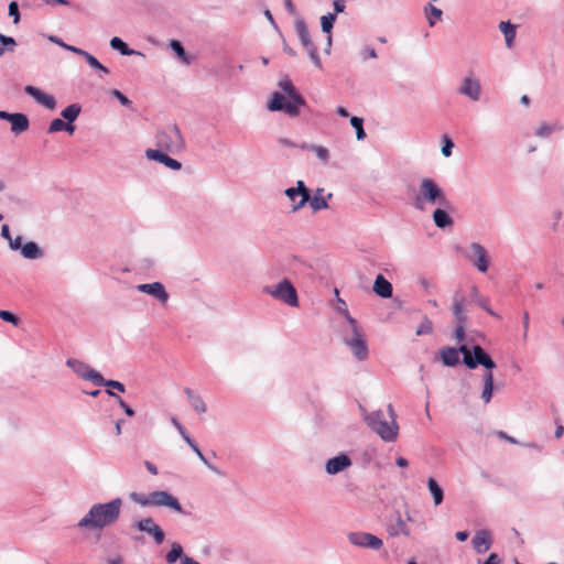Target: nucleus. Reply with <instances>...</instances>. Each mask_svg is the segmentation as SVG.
Returning <instances> with one entry per match:
<instances>
[{"label":"nucleus","mask_w":564,"mask_h":564,"mask_svg":"<svg viewBox=\"0 0 564 564\" xmlns=\"http://www.w3.org/2000/svg\"><path fill=\"white\" fill-rule=\"evenodd\" d=\"M364 420L367 425L376 432L382 441L393 442L398 437L399 425L397 422H388L381 410L366 412L362 409Z\"/></svg>","instance_id":"0eeeda50"},{"label":"nucleus","mask_w":564,"mask_h":564,"mask_svg":"<svg viewBox=\"0 0 564 564\" xmlns=\"http://www.w3.org/2000/svg\"><path fill=\"white\" fill-rule=\"evenodd\" d=\"M429 490L433 497V501L435 506H438L443 502L444 491L438 482L434 478H429L427 480Z\"/></svg>","instance_id":"72a5a7b5"},{"label":"nucleus","mask_w":564,"mask_h":564,"mask_svg":"<svg viewBox=\"0 0 564 564\" xmlns=\"http://www.w3.org/2000/svg\"><path fill=\"white\" fill-rule=\"evenodd\" d=\"M11 132L15 135L26 131L30 127V121L26 115L21 112H14V117L11 120Z\"/></svg>","instance_id":"bb28decb"},{"label":"nucleus","mask_w":564,"mask_h":564,"mask_svg":"<svg viewBox=\"0 0 564 564\" xmlns=\"http://www.w3.org/2000/svg\"><path fill=\"white\" fill-rule=\"evenodd\" d=\"M0 318L4 322L11 323L15 326L19 324L18 316H15L13 313H11L9 311H4V310L0 311Z\"/></svg>","instance_id":"864d4df0"},{"label":"nucleus","mask_w":564,"mask_h":564,"mask_svg":"<svg viewBox=\"0 0 564 564\" xmlns=\"http://www.w3.org/2000/svg\"><path fill=\"white\" fill-rule=\"evenodd\" d=\"M107 564H123V560L120 555L109 557L106 561Z\"/></svg>","instance_id":"774afa93"},{"label":"nucleus","mask_w":564,"mask_h":564,"mask_svg":"<svg viewBox=\"0 0 564 564\" xmlns=\"http://www.w3.org/2000/svg\"><path fill=\"white\" fill-rule=\"evenodd\" d=\"M482 391L480 394V399L485 404H488L492 399L494 393V373L492 370H487L482 373Z\"/></svg>","instance_id":"393cba45"},{"label":"nucleus","mask_w":564,"mask_h":564,"mask_svg":"<svg viewBox=\"0 0 564 564\" xmlns=\"http://www.w3.org/2000/svg\"><path fill=\"white\" fill-rule=\"evenodd\" d=\"M471 297L476 304L488 312L491 316L499 317V315L487 305V300L479 294L478 288L476 285L471 288Z\"/></svg>","instance_id":"e433bc0d"},{"label":"nucleus","mask_w":564,"mask_h":564,"mask_svg":"<svg viewBox=\"0 0 564 564\" xmlns=\"http://www.w3.org/2000/svg\"><path fill=\"white\" fill-rule=\"evenodd\" d=\"M564 129L563 124L558 121H554L552 123H542L540 128L535 131V135L539 138H547L554 132H560Z\"/></svg>","instance_id":"7c9ffc66"},{"label":"nucleus","mask_w":564,"mask_h":564,"mask_svg":"<svg viewBox=\"0 0 564 564\" xmlns=\"http://www.w3.org/2000/svg\"><path fill=\"white\" fill-rule=\"evenodd\" d=\"M295 31H296L297 37H299L303 48L307 52L308 57L312 61V63L316 67L321 68L322 61H321L318 51L311 39L307 25L303 19H301V18L296 19Z\"/></svg>","instance_id":"9d476101"},{"label":"nucleus","mask_w":564,"mask_h":564,"mask_svg":"<svg viewBox=\"0 0 564 564\" xmlns=\"http://www.w3.org/2000/svg\"><path fill=\"white\" fill-rule=\"evenodd\" d=\"M563 214L561 210H555L554 214H553V224H552V230L553 231H556L557 230V225H558V221L561 220Z\"/></svg>","instance_id":"69168bd1"},{"label":"nucleus","mask_w":564,"mask_h":564,"mask_svg":"<svg viewBox=\"0 0 564 564\" xmlns=\"http://www.w3.org/2000/svg\"><path fill=\"white\" fill-rule=\"evenodd\" d=\"M348 541L355 546L371 550H379L383 545L381 539L368 532H350L348 534Z\"/></svg>","instance_id":"f8f14e48"},{"label":"nucleus","mask_w":564,"mask_h":564,"mask_svg":"<svg viewBox=\"0 0 564 564\" xmlns=\"http://www.w3.org/2000/svg\"><path fill=\"white\" fill-rule=\"evenodd\" d=\"M134 528L141 532L148 533L154 540V542L160 545L164 542L165 533L162 528L155 523V521L151 518H143L134 523Z\"/></svg>","instance_id":"ddd939ff"},{"label":"nucleus","mask_w":564,"mask_h":564,"mask_svg":"<svg viewBox=\"0 0 564 564\" xmlns=\"http://www.w3.org/2000/svg\"><path fill=\"white\" fill-rule=\"evenodd\" d=\"M432 332H433V323L427 316H424L421 324L419 325L415 334H416V336H422V335L431 334Z\"/></svg>","instance_id":"49530a36"},{"label":"nucleus","mask_w":564,"mask_h":564,"mask_svg":"<svg viewBox=\"0 0 564 564\" xmlns=\"http://www.w3.org/2000/svg\"><path fill=\"white\" fill-rule=\"evenodd\" d=\"M183 555L184 554L182 545L177 542H174L171 545V550L166 553L165 558L167 563L173 564Z\"/></svg>","instance_id":"a19ab883"},{"label":"nucleus","mask_w":564,"mask_h":564,"mask_svg":"<svg viewBox=\"0 0 564 564\" xmlns=\"http://www.w3.org/2000/svg\"><path fill=\"white\" fill-rule=\"evenodd\" d=\"M9 15L13 18V23L17 24L20 21V12H19V4L17 1H11L9 3Z\"/></svg>","instance_id":"3c124183"},{"label":"nucleus","mask_w":564,"mask_h":564,"mask_svg":"<svg viewBox=\"0 0 564 564\" xmlns=\"http://www.w3.org/2000/svg\"><path fill=\"white\" fill-rule=\"evenodd\" d=\"M499 30L505 36L506 46L512 48L514 44L517 26L510 21H501L499 23Z\"/></svg>","instance_id":"cd10ccee"},{"label":"nucleus","mask_w":564,"mask_h":564,"mask_svg":"<svg viewBox=\"0 0 564 564\" xmlns=\"http://www.w3.org/2000/svg\"><path fill=\"white\" fill-rule=\"evenodd\" d=\"M351 459L346 454H339L333 458H329L325 464V470L329 475H336L341 473L349 466H351Z\"/></svg>","instance_id":"aec40b11"},{"label":"nucleus","mask_w":564,"mask_h":564,"mask_svg":"<svg viewBox=\"0 0 564 564\" xmlns=\"http://www.w3.org/2000/svg\"><path fill=\"white\" fill-rule=\"evenodd\" d=\"M95 386L111 388L119 392L126 391V387L122 382L117 381V380H107L101 376V373H99Z\"/></svg>","instance_id":"4c0bfd02"},{"label":"nucleus","mask_w":564,"mask_h":564,"mask_svg":"<svg viewBox=\"0 0 564 564\" xmlns=\"http://www.w3.org/2000/svg\"><path fill=\"white\" fill-rule=\"evenodd\" d=\"M443 147H442V154L446 158L452 155V150L454 148L453 141L448 137H444L443 139Z\"/></svg>","instance_id":"5fc2aeb1"},{"label":"nucleus","mask_w":564,"mask_h":564,"mask_svg":"<svg viewBox=\"0 0 564 564\" xmlns=\"http://www.w3.org/2000/svg\"><path fill=\"white\" fill-rule=\"evenodd\" d=\"M311 151L315 153L317 159L324 163L327 164L329 161V151L327 148L323 145H315L314 148H311Z\"/></svg>","instance_id":"de8ad7c7"},{"label":"nucleus","mask_w":564,"mask_h":564,"mask_svg":"<svg viewBox=\"0 0 564 564\" xmlns=\"http://www.w3.org/2000/svg\"><path fill=\"white\" fill-rule=\"evenodd\" d=\"M284 194L290 200V207L292 213H296L300 209H302L310 199V189L301 180L296 182V186L286 188L284 191Z\"/></svg>","instance_id":"9b49d317"},{"label":"nucleus","mask_w":564,"mask_h":564,"mask_svg":"<svg viewBox=\"0 0 564 564\" xmlns=\"http://www.w3.org/2000/svg\"><path fill=\"white\" fill-rule=\"evenodd\" d=\"M427 205L448 207L449 203L443 188L431 177L420 182L419 189L414 196L413 206L417 210H425Z\"/></svg>","instance_id":"39448f33"},{"label":"nucleus","mask_w":564,"mask_h":564,"mask_svg":"<svg viewBox=\"0 0 564 564\" xmlns=\"http://www.w3.org/2000/svg\"><path fill=\"white\" fill-rule=\"evenodd\" d=\"M347 322V328L343 329V341L352 355L360 361L368 358V344L362 327L347 310L343 311Z\"/></svg>","instance_id":"20e7f679"},{"label":"nucleus","mask_w":564,"mask_h":564,"mask_svg":"<svg viewBox=\"0 0 564 564\" xmlns=\"http://www.w3.org/2000/svg\"><path fill=\"white\" fill-rule=\"evenodd\" d=\"M471 544L477 553H486L491 547L492 544L490 532L486 529L476 531L471 540Z\"/></svg>","instance_id":"412c9836"},{"label":"nucleus","mask_w":564,"mask_h":564,"mask_svg":"<svg viewBox=\"0 0 564 564\" xmlns=\"http://www.w3.org/2000/svg\"><path fill=\"white\" fill-rule=\"evenodd\" d=\"M440 358L444 366L455 367L459 364V354L463 355V362L468 369H476L482 366L487 370L497 367L489 354L479 345H475L471 349L462 344L459 347L445 346L440 349Z\"/></svg>","instance_id":"f03ea898"},{"label":"nucleus","mask_w":564,"mask_h":564,"mask_svg":"<svg viewBox=\"0 0 564 564\" xmlns=\"http://www.w3.org/2000/svg\"><path fill=\"white\" fill-rule=\"evenodd\" d=\"M171 50L176 54V56L185 64L191 63V58L188 57L187 53L185 52L182 43L177 40H172L170 42Z\"/></svg>","instance_id":"58836bf2"},{"label":"nucleus","mask_w":564,"mask_h":564,"mask_svg":"<svg viewBox=\"0 0 564 564\" xmlns=\"http://www.w3.org/2000/svg\"><path fill=\"white\" fill-rule=\"evenodd\" d=\"M82 111V107L78 104H70L62 110L61 116L65 121L74 122Z\"/></svg>","instance_id":"c9c22d12"},{"label":"nucleus","mask_w":564,"mask_h":564,"mask_svg":"<svg viewBox=\"0 0 564 564\" xmlns=\"http://www.w3.org/2000/svg\"><path fill=\"white\" fill-rule=\"evenodd\" d=\"M373 292L382 299H390L393 293V288L382 274H378L373 282Z\"/></svg>","instance_id":"b1692460"},{"label":"nucleus","mask_w":564,"mask_h":564,"mask_svg":"<svg viewBox=\"0 0 564 564\" xmlns=\"http://www.w3.org/2000/svg\"><path fill=\"white\" fill-rule=\"evenodd\" d=\"M48 41H50V42H52V43H54V44H56V45H58V46H59V47H62V48H65V46H66V44H67V43H65L62 39H59V37H57V36H55V35H50V36H48Z\"/></svg>","instance_id":"338daca9"},{"label":"nucleus","mask_w":564,"mask_h":564,"mask_svg":"<svg viewBox=\"0 0 564 564\" xmlns=\"http://www.w3.org/2000/svg\"><path fill=\"white\" fill-rule=\"evenodd\" d=\"M283 3H284V8L291 15L296 14V8L292 0H283Z\"/></svg>","instance_id":"e2e57ef3"},{"label":"nucleus","mask_w":564,"mask_h":564,"mask_svg":"<svg viewBox=\"0 0 564 564\" xmlns=\"http://www.w3.org/2000/svg\"><path fill=\"white\" fill-rule=\"evenodd\" d=\"M360 56H361L362 61H367L368 58H377V52L371 46H365L360 51Z\"/></svg>","instance_id":"6e6d98bb"},{"label":"nucleus","mask_w":564,"mask_h":564,"mask_svg":"<svg viewBox=\"0 0 564 564\" xmlns=\"http://www.w3.org/2000/svg\"><path fill=\"white\" fill-rule=\"evenodd\" d=\"M66 366L69 367L79 378L96 383L99 372L94 368L78 359L69 358L66 360Z\"/></svg>","instance_id":"2eb2a0df"},{"label":"nucleus","mask_w":564,"mask_h":564,"mask_svg":"<svg viewBox=\"0 0 564 564\" xmlns=\"http://www.w3.org/2000/svg\"><path fill=\"white\" fill-rule=\"evenodd\" d=\"M110 47L112 50L118 51L121 55L131 56V55H140L144 56L141 52L130 48L127 43H124L120 37L113 36L110 40Z\"/></svg>","instance_id":"c756f323"},{"label":"nucleus","mask_w":564,"mask_h":564,"mask_svg":"<svg viewBox=\"0 0 564 564\" xmlns=\"http://www.w3.org/2000/svg\"><path fill=\"white\" fill-rule=\"evenodd\" d=\"M453 315L456 324H467L468 316L466 311V300L464 296L455 294L453 296Z\"/></svg>","instance_id":"4be33fe9"},{"label":"nucleus","mask_w":564,"mask_h":564,"mask_svg":"<svg viewBox=\"0 0 564 564\" xmlns=\"http://www.w3.org/2000/svg\"><path fill=\"white\" fill-rule=\"evenodd\" d=\"M465 328H466V324H456V327L454 330V337L459 343L465 340Z\"/></svg>","instance_id":"4d7b16f0"},{"label":"nucleus","mask_w":564,"mask_h":564,"mask_svg":"<svg viewBox=\"0 0 564 564\" xmlns=\"http://www.w3.org/2000/svg\"><path fill=\"white\" fill-rule=\"evenodd\" d=\"M279 87L286 94V97L274 91L268 102V109L270 111H283L290 117H297L300 107L305 105V99L297 93L288 77L279 82Z\"/></svg>","instance_id":"7ed1b4c3"},{"label":"nucleus","mask_w":564,"mask_h":564,"mask_svg":"<svg viewBox=\"0 0 564 564\" xmlns=\"http://www.w3.org/2000/svg\"><path fill=\"white\" fill-rule=\"evenodd\" d=\"M64 50L69 51V52H72V53H74V54H77V55L82 56L83 58H85V57H86V54H88V53H89V52H87V51H85V50H83V48H79V47H77V46L69 45V44H66V46H65V48H64Z\"/></svg>","instance_id":"bf43d9fd"},{"label":"nucleus","mask_w":564,"mask_h":564,"mask_svg":"<svg viewBox=\"0 0 564 564\" xmlns=\"http://www.w3.org/2000/svg\"><path fill=\"white\" fill-rule=\"evenodd\" d=\"M156 150H164L170 153H178L185 148V141L180 128L170 123L158 130L155 133Z\"/></svg>","instance_id":"6e6552de"},{"label":"nucleus","mask_w":564,"mask_h":564,"mask_svg":"<svg viewBox=\"0 0 564 564\" xmlns=\"http://www.w3.org/2000/svg\"><path fill=\"white\" fill-rule=\"evenodd\" d=\"M193 452L197 455V457L205 464V466L209 470H212L213 473H215L219 476H224V474L216 466L208 463V460L206 459V457L204 456V454L202 453V451L199 449L198 446L196 448H194Z\"/></svg>","instance_id":"09e8293b"},{"label":"nucleus","mask_w":564,"mask_h":564,"mask_svg":"<svg viewBox=\"0 0 564 564\" xmlns=\"http://www.w3.org/2000/svg\"><path fill=\"white\" fill-rule=\"evenodd\" d=\"M145 156L149 160L156 161L165 165L166 167L178 171L182 169V163L171 156H169L164 150L148 149Z\"/></svg>","instance_id":"a211bd4d"},{"label":"nucleus","mask_w":564,"mask_h":564,"mask_svg":"<svg viewBox=\"0 0 564 564\" xmlns=\"http://www.w3.org/2000/svg\"><path fill=\"white\" fill-rule=\"evenodd\" d=\"M336 21L335 14L327 13L321 17V28L324 33L332 34V30L334 28V23Z\"/></svg>","instance_id":"c03bdc74"},{"label":"nucleus","mask_w":564,"mask_h":564,"mask_svg":"<svg viewBox=\"0 0 564 564\" xmlns=\"http://www.w3.org/2000/svg\"><path fill=\"white\" fill-rule=\"evenodd\" d=\"M458 93L473 101H478L481 96L480 82L473 76H466L458 88Z\"/></svg>","instance_id":"f3484780"},{"label":"nucleus","mask_w":564,"mask_h":564,"mask_svg":"<svg viewBox=\"0 0 564 564\" xmlns=\"http://www.w3.org/2000/svg\"><path fill=\"white\" fill-rule=\"evenodd\" d=\"M122 505L121 498H115L108 502L94 503L75 524V528L87 532L102 531L119 520Z\"/></svg>","instance_id":"f257e3e1"},{"label":"nucleus","mask_w":564,"mask_h":564,"mask_svg":"<svg viewBox=\"0 0 564 564\" xmlns=\"http://www.w3.org/2000/svg\"><path fill=\"white\" fill-rule=\"evenodd\" d=\"M129 497L141 507L167 508L176 513H184L178 499L165 490H155L149 494L131 492Z\"/></svg>","instance_id":"423d86ee"},{"label":"nucleus","mask_w":564,"mask_h":564,"mask_svg":"<svg viewBox=\"0 0 564 564\" xmlns=\"http://www.w3.org/2000/svg\"><path fill=\"white\" fill-rule=\"evenodd\" d=\"M323 188H318L314 196L310 195L308 204L314 212L328 208V203L324 196H322Z\"/></svg>","instance_id":"473e14b6"},{"label":"nucleus","mask_w":564,"mask_h":564,"mask_svg":"<svg viewBox=\"0 0 564 564\" xmlns=\"http://www.w3.org/2000/svg\"><path fill=\"white\" fill-rule=\"evenodd\" d=\"M469 249L473 254L468 256V258L473 261L477 270L481 273L487 272L490 265V259L486 248L478 242H471Z\"/></svg>","instance_id":"4468645a"},{"label":"nucleus","mask_w":564,"mask_h":564,"mask_svg":"<svg viewBox=\"0 0 564 564\" xmlns=\"http://www.w3.org/2000/svg\"><path fill=\"white\" fill-rule=\"evenodd\" d=\"M445 207L438 206L433 212V221L437 228L445 229L448 227H452L454 224L453 218L449 216V214L444 209Z\"/></svg>","instance_id":"a878e982"},{"label":"nucleus","mask_w":564,"mask_h":564,"mask_svg":"<svg viewBox=\"0 0 564 564\" xmlns=\"http://www.w3.org/2000/svg\"><path fill=\"white\" fill-rule=\"evenodd\" d=\"M64 50L69 51V52H72V53H74V54H77V55L82 56L83 58H85V57H86V54H88V53H89V52H87V51H85V50H83V48H79V47H77V46L69 45V44H66V46H65V48H64Z\"/></svg>","instance_id":"052dcab7"},{"label":"nucleus","mask_w":564,"mask_h":564,"mask_svg":"<svg viewBox=\"0 0 564 564\" xmlns=\"http://www.w3.org/2000/svg\"><path fill=\"white\" fill-rule=\"evenodd\" d=\"M17 46V42L12 36L0 33V56L6 52H13Z\"/></svg>","instance_id":"ea45409f"},{"label":"nucleus","mask_w":564,"mask_h":564,"mask_svg":"<svg viewBox=\"0 0 564 564\" xmlns=\"http://www.w3.org/2000/svg\"><path fill=\"white\" fill-rule=\"evenodd\" d=\"M110 94L116 98L118 99V101L122 105V106H126V107H129L132 102L131 100L126 96L123 95L120 90L118 89H112L110 91Z\"/></svg>","instance_id":"603ef678"},{"label":"nucleus","mask_w":564,"mask_h":564,"mask_svg":"<svg viewBox=\"0 0 564 564\" xmlns=\"http://www.w3.org/2000/svg\"><path fill=\"white\" fill-rule=\"evenodd\" d=\"M350 124L356 130L357 140H364L366 138V132L364 129V119L360 117L352 116L350 118Z\"/></svg>","instance_id":"37998d69"},{"label":"nucleus","mask_w":564,"mask_h":564,"mask_svg":"<svg viewBox=\"0 0 564 564\" xmlns=\"http://www.w3.org/2000/svg\"><path fill=\"white\" fill-rule=\"evenodd\" d=\"M21 254L25 259L34 260L41 258L43 256V252L41 248L37 246V243L29 241L24 243L21 248Z\"/></svg>","instance_id":"2f4dec72"},{"label":"nucleus","mask_w":564,"mask_h":564,"mask_svg":"<svg viewBox=\"0 0 564 564\" xmlns=\"http://www.w3.org/2000/svg\"><path fill=\"white\" fill-rule=\"evenodd\" d=\"M424 13L430 26H434L436 21L441 20L443 15V11L437 7L433 6L432 3L425 6Z\"/></svg>","instance_id":"f704fd0d"},{"label":"nucleus","mask_w":564,"mask_h":564,"mask_svg":"<svg viewBox=\"0 0 564 564\" xmlns=\"http://www.w3.org/2000/svg\"><path fill=\"white\" fill-rule=\"evenodd\" d=\"M85 61L87 64L95 70L99 72L100 75H108L110 73L109 68L102 65L93 54H86Z\"/></svg>","instance_id":"79ce46f5"},{"label":"nucleus","mask_w":564,"mask_h":564,"mask_svg":"<svg viewBox=\"0 0 564 564\" xmlns=\"http://www.w3.org/2000/svg\"><path fill=\"white\" fill-rule=\"evenodd\" d=\"M184 393L186 394L188 402L195 412L202 414L207 411V405L200 395L196 394L189 388H185Z\"/></svg>","instance_id":"c85d7f7f"},{"label":"nucleus","mask_w":564,"mask_h":564,"mask_svg":"<svg viewBox=\"0 0 564 564\" xmlns=\"http://www.w3.org/2000/svg\"><path fill=\"white\" fill-rule=\"evenodd\" d=\"M107 394L109 397H112L115 398V400L117 401V403L119 404V406L124 411V413L128 415V416H133L134 415V410L118 394H116L112 390L110 389H107L106 390Z\"/></svg>","instance_id":"a18cd8bd"},{"label":"nucleus","mask_w":564,"mask_h":564,"mask_svg":"<svg viewBox=\"0 0 564 564\" xmlns=\"http://www.w3.org/2000/svg\"><path fill=\"white\" fill-rule=\"evenodd\" d=\"M137 291L151 295L161 304L167 303L170 295L161 282L143 283L135 286Z\"/></svg>","instance_id":"dca6fc26"},{"label":"nucleus","mask_w":564,"mask_h":564,"mask_svg":"<svg viewBox=\"0 0 564 564\" xmlns=\"http://www.w3.org/2000/svg\"><path fill=\"white\" fill-rule=\"evenodd\" d=\"M387 532L390 536L394 538L400 534L410 536V529L406 522L402 519L400 512L395 513L394 520L387 525Z\"/></svg>","instance_id":"5701e85b"},{"label":"nucleus","mask_w":564,"mask_h":564,"mask_svg":"<svg viewBox=\"0 0 564 564\" xmlns=\"http://www.w3.org/2000/svg\"><path fill=\"white\" fill-rule=\"evenodd\" d=\"M334 12H330L332 14H335L337 18L338 13H343L346 9V1L345 0H334L333 2Z\"/></svg>","instance_id":"13d9d810"},{"label":"nucleus","mask_w":564,"mask_h":564,"mask_svg":"<svg viewBox=\"0 0 564 564\" xmlns=\"http://www.w3.org/2000/svg\"><path fill=\"white\" fill-rule=\"evenodd\" d=\"M24 91H25V94H28L29 96L34 98V100L37 104L44 106L45 108H47L50 110L55 109L56 100H55L54 96L45 94L40 88L32 86V85H26L24 87Z\"/></svg>","instance_id":"6ab92c4d"},{"label":"nucleus","mask_w":564,"mask_h":564,"mask_svg":"<svg viewBox=\"0 0 564 564\" xmlns=\"http://www.w3.org/2000/svg\"><path fill=\"white\" fill-rule=\"evenodd\" d=\"M65 120L64 119H53L48 126L47 132L55 133L64 130Z\"/></svg>","instance_id":"8fccbe9b"},{"label":"nucleus","mask_w":564,"mask_h":564,"mask_svg":"<svg viewBox=\"0 0 564 564\" xmlns=\"http://www.w3.org/2000/svg\"><path fill=\"white\" fill-rule=\"evenodd\" d=\"M482 564H501V560L498 554L491 553Z\"/></svg>","instance_id":"0e129e2a"},{"label":"nucleus","mask_w":564,"mask_h":564,"mask_svg":"<svg viewBox=\"0 0 564 564\" xmlns=\"http://www.w3.org/2000/svg\"><path fill=\"white\" fill-rule=\"evenodd\" d=\"M9 246L12 250H21V248L23 247L22 237L18 236L14 239L11 238V241H9Z\"/></svg>","instance_id":"680f3d73"},{"label":"nucleus","mask_w":564,"mask_h":564,"mask_svg":"<svg viewBox=\"0 0 564 564\" xmlns=\"http://www.w3.org/2000/svg\"><path fill=\"white\" fill-rule=\"evenodd\" d=\"M262 292L291 307L299 306L296 289L289 279H283L276 284L264 285Z\"/></svg>","instance_id":"1a4fd4ad"}]
</instances>
